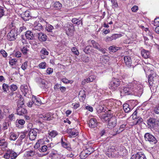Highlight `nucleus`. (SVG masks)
I'll return each mask as SVG.
<instances>
[{"instance_id": "nucleus-46", "label": "nucleus", "mask_w": 159, "mask_h": 159, "mask_svg": "<svg viewBox=\"0 0 159 159\" xmlns=\"http://www.w3.org/2000/svg\"><path fill=\"white\" fill-rule=\"evenodd\" d=\"M48 149V147L46 145H43L41 147V148L39 149V151L41 152H45Z\"/></svg>"}, {"instance_id": "nucleus-13", "label": "nucleus", "mask_w": 159, "mask_h": 159, "mask_svg": "<svg viewBox=\"0 0 159 159\" xmlns=\"http://www.w3.org/2000/svg\"><path fill=\"white\" fill-rule=\"evenodd\" d=\"M124 60L126 65L130 67L131 66L132 60L131 57L129 56H125L124 57Z\"/></svg>"}, {"instance_id": "nucleus-55", "label": "nucleus", "mask_w": 159, "mask_h": 159, "mask_svg": "<svg viewBox=\"0 0 159 159\" xmlns=\"http://www.w3.org/2000/svg\"><path fill=\"white\" fill-rule=\"evenodd\" d=\"M91 46H87L83 50L84 51L85 53L86 54H88L89 53V51L90 49V47H91Z\"/></svg>"}, {"instance_id": "nucleus-59", "label": "nucleus", "mask_w": 159, "mask_h": 159, "mask_svg": "<svg viewBox=\"0 0 159 159\" xmlns=\"http://www.w3.org/2000/svg\"><path fill=\"white\" fill-rule=\"evenodd\" d=\"M17 61V60L16 59H11L9 61V64L12 65L13 66L14 64H15L16 62Z\"/></svg>"}, {"instance_id": "nucleus-24", "label": "nucleus", "mask_w": 159, "mask_h": 159, "mask_svg": "<svg viewBox=\"0 0 159 159\" xmlns=\"http://www.w3.org/2000/svg\"><path fill=\"white\" fill-rule=\"evenodd\" d=\"M141 54L142 57H143L144 58H148L149 57V52L145 50H143L141 51Z\"/></svg>"}, {"instance_id": "nucleus-6", "label": "nucleus", "mask_w": 159, "mask_h": 159, "mask_svg": "<svg viewBox=\"0 0 159 159\" xmlns=\"http://www.w3.org/2000/svg\"><path fill=\"white\" fill-rule=\"evenodd\" d=\"M117 124V119L115 117H111L108 121L107 127L109 129H112L115 127Z\"/></svg>"}, {"instance_id": "nucleus-45", "label": "nucleus", "mask_w": 159, "mask_h": 159, "mask_svg": "<svg viewBox=\"0 0 159 159\" xmlns=\"http://www.w3.org/2000/svg\"><path fill=\"white\" fill-rule=\"evenodd\" d=\"M2 88L4 92H7V91L9 90L10 87H9L8 84L4 83L3 84Z\"/></svg>"}, {"instance_id": "nucleus-40", "label": "nucleus", "mask_w": 159, "mask_h": 159, "mask_svg": "<svg viewBox=\"0 0 159 159\" xmlns=\"http://www.w3.org/2000/svg\"><path fill=\"white\" fill-rule=\"evenodd\" d=\"M24 103L22 99H20L17 102L18 107H24Z\"/></svg>"}, {"instance_id": "nucleus-9", "label": "nucleus", "mask_w": 159, "mask_h": 159, "mask_svg": "<svg viewBox=\"0 0 159 159\" xmlns=\"http://www.w3.org/2000/svg\"><path fill=\"white\" fill-rule=\"evenodd\" d=\"M74 29V27L71 23H68L65 27L66 34L68 35L73 33Z\"/></svg>"}, {"instance_id": "nucleus-43", "label": "nucleus", "mask_w": 159, "mask_h": 159, "mask_svg": "<svg viewBox=\"0 0 159 159\" xmlns=\"http://www.w3.org/2000/svg\"><path fill=\"white\" fill-rule=\"evenodd\" d=\"M10 150H8L7 152L4 155V157L6 159H8L10 157Z\"/></svg>"}, {"instance_id": "nucleus-48", "label": "nucleus", "mask_w": 159, "mask_h": 159, "mask_svg": "<svg viewBox=\"0 0 159 159\" xmlns=\"http://www.w3.org/2000/svg\"><path fill=\"white\" fill-rule=\"evenodd\" d=\"M153 24L154 26H159V17L156 18L154 20Z\"/></svg>"}, {"instance_id": "nucleus-27", "label": "nucleus", "mask_w": 159, "mask_h": 159, "mask_svg": "<svg viewBox=\"0 0 159 159\" xmlns=\"http://www.w3.org/2000/svg\"><path fill=\"white\" fill-rule=\"evenodd\" d=\"M32 100H33V102L36 105L39 106L41 104V101L40 99L37 98L35 96H34L32 98Z\"/></svg>"}, {"instance_id": "nucleus-64", "label": "nucleus", "mask_w": 159, "mask_h": 159, "mask_svg": "<svg viewBox=\"0 0 159 159\" xmlns=\"http://www.w3.org/2000/svg\"><path fill=\"white\" fill-rule=\"evenodd\" d=\"M154 112L157 114H159V105L157 106L154 108Z\"/></svg>"}, {"instance_id": "nucleus-41", "label": "nucleus", "mask_w": 159, "mask_h": 159, "mask_svg": "<svg viewBox=\"0 0 159 159\" xmlns=\"http://www.w3.org/2000/svg\"><path fill=\"white\" fill-rule=\"evenodd\" d=\"M29 47L27 45L21 49V51L24 54H26L28 51H29L28 48Z\"/></svg>"}, {"instance_id": "nucleus-37", "label": "nucleus", "mask_w": 159, "mask_h": 159, "mask_svg": "<svg viewBox=\"0 0 159 159\" xmlns=\"http://www.w3.org/2000/svg\"><path fill=\"white\" fill-rule=\"evenodd\" d=\"M16 134L14 133H11L10 134V139L11 140H15L18 138Z\"/></svg>"}, {"instance_id": "nucleus-38", "label": "nucleus", "mask_w": 159, "mask_h": 159, "mask_svg": "<svg viewBox=\"0 0 159 159\" xmlns=\"http://www.w3.org/2000/svg\"><path fill=\"white\" fill-rule=\"evenodd\" d=\"M129 106V105L127 104L123 105V109L125 112L127 113L130 111L131 109Z\"/></svg>"}, {"instance_id": "nucleus-8", "label": "nucleus", "mask_w": 159, "mask_h": 159, "mask_svg": "<svg viewBox=\"0 0 159 159\" xmlns=\"http://www.w3.org/2000/svg\"><path fill=\"white\" fill-rule=\"evenodd\" d=\"M145 140L151 142L155 143L157 142L156 139L155 137L148 133H146L144 135Z\"/></svg>"}, {"instance_id": "nucleus-23", "label": "nucleus", "mask_w": 159, "mask_h": 159, "mask_svg": "<svg viewBox=\"0 0 159 159\" xmlns=\"http://www.w3.org/2000/svg\"><path fill=\"white\" fill-rule=\"evenodd\" d=\"M25 36L27 39L29 40L33 39L34 38V34L30 31H28L26 32Z\"/></svg>"}, {"instance_id": "nucleus-28", "label": "nucleus", "mask_w": 159, "mask_h": 159, "mask_svg": "<svg viewBox=\"0 0 159 159\" xmlns=\"http://www.w3.org/2000/svg\"><path fill=\"white\" fill-rule=\"evenodd\" d=\"M120 47H118L114 45L111 46L109 48V50L111 52H114L120 49Z\"/></svg>"}, {"instance_id": "nucleus-17", "label": "nucleus", "mask_w": 159, "mask_h": 159, "mask_svg": "<svg viewBox=\"0 0 159 159\" xmlns=\"http://www.w3.org/2000/svg\"><path fill=\"white\" fill-rule=\"evenodd\" d=\"M67 132L69 134V136L70 137H75L77 136L79 133L77 130H75L73 129H68Z\"/></svg>"}, {"instance_id": "nucleus-33", "label": "nucleus", "mask_w": 159, "mask_h": 159, "mask_svg": "<svg viewBox=\"0 0 159 159\" xmlns=\"http://www.w3.org/2000/svg\"><path fill=\"white\" fill-rule=\"evenodd\" d=\"M43 140L42 139L39 140L34 146V148L35 149H38L43 144Z\"/></svg>"}, {"instance_id": "nucleus-58", "label": "nucleus", "mask_w": 159, "mask_h": 159, "mask_svg": "<svg viewBox=\"0 0 159 159\" xmlns=\"http://www.w3.org/2000/svg\"><path fill=\"white\" fill-rule=\"evenodd\" d=\"M50 155L53 158L58 156L57 152L56 151H52L50 154Z\"/></svg>"}, {"instance_id": "nucleus-53", "label": "nucleus", "mask_w": 159, "mask_h": 159, "mask_svg": "<svg viewBox=\"0 0 159 159\" xmlns=\"http://www.w3.org/2000/svg\"><path fill=\"white\" fill-rule=\"evenodd\" d=\"M35 154V152L32 150L27 152V155L28 156H32Z\"/></svg>"}, {"instance_id": "nucleus-31", "label": "nucleus", "mask_w": 159, "mask_h": 159, "mask_svg": "<svg viewBox=\"0 0 159 159\" xmlns=\"http://www.w3.org/2000/svg\"><path fill=\"white\" fill-rule=\"evenodd\" d=\"M156 74H150L149 75V76H148V82L149 84L150 85H151L152 83V81L154 80V76H156Z\"/></svg>"}, {"instance_id": "nucleus-56", "label": "nucleus", "mask_w": 159, "mask_h": 159, "mask_svg": "<svg viewBox=\"0 0 159 159\" xmlns=\"http://www.w3.org/2000/svg\"><path fill=\"white\" fill-rule=\"evenodd\" d=\"M27 63L28 62L26 61L22 64L21 66V68L23 70H25L27 68Z\"/></svg>"}, {"instance_id": "nucleus-36", "label": "nucleus", "mask_w": 159, "mask_h": 159, "mask_svg": "<svg viewBox=\"0 0 159 159\" xmlns=\"http://www.w3.org/2000/svg\"><path fill=\"white\" fill-rule=\"evenodd\" d=\"M10 157L11 159H15L17 157V154L14 151L10 150Z\"/></svg>"}, {"instance_id": "nucleus-51", "label": "nucleus", "mask_w": 159, "mask_h": 159, "mask_svg": "<svg viewBox=\"0 0 159 159\" xmlns=\"http://www.w3.org/2000/svg\"><path fill=\"white\" fill-rule=\"evenodd\" d=\"M147 30L148 32L147 34V35L148 36H149L151 39H152L153 38L154 34L152 32L150 31L148 29Z\"/></svg>"}, {"instance_id": "nucleus-35", "label": "nucleus", "mask_w": 159, "mask_h": 159, "mask_svg": "<svg viewBox=\"0 0 159 159\" xmlns=\"http://www.w3.org/2000/svg\"><path fill=\"white\" fill-rule=\"evenodd\" d=\"M54 7L57 9H61L62 7V5L59 2H56L54 4Z\"/></svg>"}, {"instance_id": "nucleus-42", "label": "nucleus", "mask_w": 159, "mask_h": 159, "mask_svg": "<svg viewBox=\"0 0 159 159\" xmlns=\"http://www.w3.org/2000/svg\"><path fill=\"white\" fill-rule=\"evenodd\" d=\"M58 134L57 132L55 130H52L49 133V135L51 137H55Z\"/></svg>"}, {"instance_id": "nucleus-15", "label": "nucleus", "mask_w": 159, "mask_h": 159, "mask_svg": "<svg viewBox=\"0 0 159 159\" xmlns=\"http://www.w3.org/2000/svg\"><path fill=\"white\" fill-rule=\"evenodd\" d=\"M122 36V34H114L111 37H107L106 40L107 41H111L121 37Z\"/></svg>"}, {"instance_id": "nucleus-2", "label": "nucleus", "mask_w": 159, "mask_h": 159, "mask_svg": "<svg viewBox=\"0 0 159 159\" xmlns=\"http://www.w3.org/2000/svg\"><path fill=\"white\" fill-rule=\"evenodd\" d=\"M125 149L123 150L122 151H117L115 149V147L114 146H111L108 149L107 152H106V154L109 157H114L117 156H123L124 152H125Z\"/></svg>"}, {"instance_id": "nucleus-60", "label": "nucleus", "mask_w": 159, "mask_h": 159, "mask_svg": "<svg viewBox=\"0 0 159 159\" xmlns=\"http://www.w3.org/2000/svg\"><path fill=\"white\" fill-rule=\"evenodd\" d=\"M4 14V11L3 7L0 6V18L3 16Z\"/></svg>"}, {"instance_id": "nucleus-12", "label": "nucleus", "mask_w": 159, "mask_h": 159, "mask_svg": "<svg viewBox=\"0 0 159 159\" xmlns=\"http://www.w3.org/2000/svg\"><path fill=\"white\" fill-rule=\"evenodd\" d=\"M39 117L41 118L44 120H52L53 117L51 116L50 113H47L44 114H39Z\"/></svg>"}, {"instance_id": "nucleus-10", "label": "nucleus", "mask_w": 159, "mask_h": 159, "mask_svg": "<svg viewBox=\"0 0 159 159\" xmlns=\"http://www.w3.org/2000/svg\"><path fill=\"white\" fill-rule=\"evenodd\" d=\"M131 158V159H147L145 156L141 152H138L135 155H133Z\"/></svg>"}, {"instance_id": "nucleus-49", "label": "nucleus", "mask_w": 159, "mask_h": 159, "mask_svg": "<svg viewBox=\"0 0 159 159\" xmlns=\"http://www.w3.org/2000/svg\"><path fill=\"white\" fill-rule=\"evenodd\" d=\"M17 120L18 121V124L17 123L16 124V126L17 127L19 126V124H20L21 125H24V124L25 123V121L23 119H20L18 120H17Z\"/></svg>"}, {"instance_id": "nucleus-22", "label": "nucleus", "mask_w": 159, "mask_h": 159, "mask_svg": "<svg viewBox=\"0 0 159 159\" xmlns=\"http://www.w3.org/2000/svg\"><path fill=\"white\" fill-rule=\"evenodd\" d=\"M42 26L40 24L38 23L37 24V23H36L34 25L33 30L34 31H40L42 30Z\"/></svg>"}, {"instance_id": "nucleus-54", "label": "nucleus", "mask_w": 159, "mask_h": 159, "mask_svg": "<svg viewBox=\"0 0 159 159\" xmlns=\"http://www.w3.org/2000/svg\"><path fill=\"white\" fill-rule=\"evenodd\" d=\"M54 28L51 25H48L46 27V29L48 32H52V30Z\"/></svg>"}, {"instance_id": "nucleus-39", "label": "nucleus", "mask_w": 159, "mask_h": 159, "mask_svg": "<svg viewBox=\"0 0 159 159\" xmlns=\"http://www.w3.org/2000/svg\"><path fill=\"white\" fill-rule=\"evenodd\" d=\"M85 151H86L88 155H89L92 153L94 151V149L91 147H89L88 148H86Z\"/></svg>"}, {"instance_id": "nucleus-21", "label": "nucleus", "mask_w": 159, "mask_h": 159, "mask_svg": "<svg viewBox=\"0 0 159 159\" xmlns=\"http://www.w3.org/2000/svg\"><path fill=\"white\" fill-rule=\"evenodd\" d=\"M47 35L43 33H40L38 34V39L39 41L42 42H44L47 39Z\"/></svg>"}, {"instance_id": "nucleus-50", "label": "nucleus", "mask_w": 159, "mask_h": 159, "mask_svg": "<svg viewBox=\"0 0 159 159\" xmlns=\"http://www.w3.org/2000/svg\"><path fill=\"white\" fill-rule=\"evenodd\" d=\"M46 67V62H42L39 65V67L40 68L44 69Z\"/></svg>"}, {"instance_id": "nucleus-29", "label": "nucleus", "mask_w": 159, "mask_h": 159, "mask_svg": "<svg viewBox=\"0 0 159 159\" xmlns=\"http://www.w3.org/2000/svg\"><path fill=\"white\" fill-rule=\"evenodd\" d=\"M91 42L93 45V47L96 49H98L100 47L99 44L95 42V41L93 40H89L88 41V43Z\"/></svg>"}, {"instance_id": "nucleus-47", "label": "nucleus", "mask_w": 159, "mask_h": 159, "mask_svg": "<svg viewBox=\"0 0 159 159\" xmlns=\"http://www.w3.org/2000/svg\"><path fill=\"white\" fill-rule=\"evenodd\" d=\"M71 51L74 53V54L78 55L79 54V52L78 50L75 47H73L71 49Z\"/></svg>"}, {"instance_id": "nucleus-32", "label": "nucleus", "mask_w": 159, "mask_h": 159, "mask_svg": "<svg viewBox=\"0 0 159 159\" xmlns=\"http://www.w3.org/2000/svg\"><path fill=\"white\" fill-rule=\"evenodd\" d=\"M87 152L85 150L82 151L80 155V158L81 159H84L87 157L88 156Z\"/></svg>"}, {"instance_id": "nucleus-34", "label": "nucleus", "mask_w": 159, "mask_h": 159, "mask_svg": "<svg viewBox=\"0 0 159 159\" xmlns=\"http://www.w3.org/2000/svg\"><path fill=\"white\" fill-rule=\"evenodd\" d=\"M72 22L74 24H77L78 25H80V24H82V21L76 18H73L72 20Z\"/></svg>"}, {"instance_id": "nucleus-26", "label": "nucleus", "mask_w": 159, "mask_h": 159, "mask_svg": "<svg viewBox=\"0 0 159 159\" xmlns=\"http://www.w3.org/2000/svg\"><path fill=\"white\" fill-rule=\"evenodd\" d=\"M126 123H124L122 125H120V126L119 128L117 130L116 132V134H119L121 133L123 131L125 127Z\"/></svg>"}, {"instance_id": "nucleus-62", "label": "nucleus", "mask_w": 159, "mask_h": 159, "mask_svg": "<svg viewBox=\"0 0 159 159\" xmlns=\"http://www.w3.org/2000/svg\"><path fill=\"white\" fill-rule=\"evenodd\" d=\"M48 84H46L44 85H41V88L43 89L45 91H47L48 88Z\"/></svg>"}, {"instance_id": "nucleus-61", "label": "nucleus", "mask_w": 159, "mask_h": 159, "mask_svg": "<svg viewBox=\"0 0 159 159\" xmlns=\"http://www.w3.org/2000/svg\"><path fill=\"white\" fill-rule=\"evenodd\" d=\"M111 2L112 4V6L115 7H118V5L117 2L116 0H111Z\"/></svg>"}, {"instance_id": "nucleus-57", "label": "nucleus", "mask_w": 159, "mask_h": 159, "mask_svg": "<svg viewBox=\"0 0 159 159\" xmlns=\"http://www.w3.org/2000/svg\"><path fill=\"white\" fill-rule=\"evenodd\" d=\"M79 95H80V97L82 98H85L86 97V95L84 91H80L79 93Z\"/></svg>"}, {"instance_id": "nucleus-44", "label": "nucleus", "mask_w": 159, "mask_h": 159, "mask_svg": "<svg viewBox=\"0 0 159 159\" xmlns=\"http://www.w3.org/2000/svg\"><path fill=\"white\" fill-rule=\"evenodd\" d=\"M40 53L43 55H47L48 54V52L44 48H43L40 51Z\"/></svg>"}, {"instance_id": "nucleus-25", "label": "nucleus", "mask_w": 159, "mask_h": 159, "mask_svg": "<svg viewBox=\"0 0 159 159\" xmlns=\"http://www.w3.org/2000/svg\"><path fill=\"white\" fill-rule=\"evenodd\" d=\"M21 17L24 20L27 21L29 20L28 18L30 17L29 12L28 11H25L24 13L22 15Z\"/></svg>"}, {"instance_id": "nucleus-4", "label": "nucleus", "mask_w": 159, "mask_h": 159, "mask_svg": "<svg viewBox=\"0 0 159 159\" xmlns=\"http://www.w3.org/2000/svg\"><path fill=\"white\" fill-rule=\"evenodd\" d=\"M120 84V81L119 79L114 78L110 82L109 84V88L113 91L117 89Z\"/></svg>"}, {"instance_id": "nucleus-1", "label": "nucleus", "mask_w": 159, "mask_h": 159, "mask_svg": "<svg viewBox=\"0 0 159 159\" xmlns=\"http://www.w3.org/2000/svg\"><path fill=\"white\" fill-rule=\"evenodd\" d=\"M129 87H132V90H135L136 89L138 90L136 92L134 93L133 95L138 96H140L143 93V86L140 83L136 81H134L132 83L129 84Z\"/></svg>"}, {"instance_id": "nucleus-52", "label": "nucleus", "mask_w": 159, "mask_h": 159, "mask_svg": "<svg viewBox=\"0 0 159 159\" xmlns=\"http://www.w3.org/2000/svg\"><path fill=\"white\" fill-rule=\"evenodd\" d=\"M10 89L12 91H15L17 89V87L15 84H12L10 86Z\"/></svg>"}, {"instance_id": "nucleus-16", "label": "nucleus", "mask_w": 159, "mask_h": 159, "mask_svg": "<svg viewBox=\"0 0 159 159\" xmlns=\"http://www.w3.org/2000/svg\"><path fill=\"white\" fill-rule=\"evenodd\" d=\"M97 124V120L95 118L91 119L89 121V125L90 127L94 128L96 127Z\"/></svg>"}, {"instance_id": "nucleus-3", "label": "nucleus", "mask_w": 159, "mask_h": 159, "mask_svg": "<svg viewBox=\"0 0 159 159\" xmlns=\"http://www.w3.org/2000/svg\"><path fill=\"white\" fill-rule=\"evenodd\" d=\"M18 35L17 29L13 27L8 34L7 39L10 41L15 40L17 38Z\"/></svg>"}, {"instance_id": "nucleus-19", "label": "nucleus", "mask_w": 159, "mask_h": 159, "mask_svg": "<svg viewBox=\"0 0 159 159\" xmlns=\"http://www.w3.org/2000/svg\"><path fill=\"white\" fill-rule=\"evenodd\" d=\"M7 143L5 139H0V147H1L2 150H4L7 147Z\"/></svg>"}, {"instance_id": "nucleus-7", "label": "nucleus", "mask_w": 159, "mask_h": 159, "mask_svg": "<svg viewBox=\"0 0 159 159\" xmlns=\"http://www.w3.org/2000/svg\"><path fill=\"white\" fill-rule=\"evenodd\" d=\"M159 121L156 119L150 118L148 120V125L151 128H155L158 126Z\"/></svg>"}, {"instance_id": "nucleus-30", "label": "nucleus", "mask_w": 159, "mask_h": 159, "mask_svg": "<svg viewBox=\"0 0 159 159\" xmlns=\"http://www.w3.org/2000/svg\"><path fill=\"white\" fill-rule=\"evenodd\" d=\"M20 89L22 92L24 94V95L27 94L28 91V87L24 85H22L21 86Z\"/></svg>"}, {"instance_id": "nucleus-5", "label": "nucleus", "mask_w": 159, "mask_h": 159, "mask_svg": "<svg viewBox=\"0 0 159 159\" xmlns=\"http://www.w3.org/2000/svg\"><path fill=\"white\" fill-rule=\"evenodd\" d=\"M129 84L126 87H124L121 93L124 94L125 95H133L134 93L136 92L137 90L136 89L135 90H132V87H129Z\"/></svg>"}, {"instance_id": "nucleus-14", "label": "nucleus", "mask_w": 159, "mask_h": 159, "mask_svg": "<svg viewBox=\"0 0 159 159\" xmlns=\"http://www.w3.org/2000/svg\"><path fill=\"white\" fill-rule=\"evenodd\" d=\"M61 145L64 148H66L68 150H70L71 148L69 147V144L67 143V141L62 137L61 139Z\"/></svg>"}, {"instance_id": "nucleus-63", "label": "nucleus", "mask_w": 159, "mask_h": 159, "mask_svg": "<svg viewBox=\"0 0 159 159\" xmlns=\"http://www.w3.org/2000/svg\"><path fill=\"white\" fill-rule=\"evenodd\" d=\"M19 137L20 140H22L25 137V132L21 133Z\"/></svg>"}, {"instance_id": "nucleus-18", "label": "nucleus", "mask_w": 159, "mask_h": 159, "mask_svg": "<svg viewBox=\"0 0 159 159\" xmlns=\"http://www.w3.org/2000/svg\"><path fill=\"white\" fill-rule=\"evenodd\" d=\"M17 114L20 116L22 115L25 114L27 112V110L24 108V107H18L17 109Z\"/></svg>"}, {"instance_id": "nucleus-11", "label": "nucleus", "mask_w": 159, "mask_h": 159, "mask_svg": "<svg viewBox=\"0 0 159 159\" xmlns=\"http://www.w3.org/2000/svg\"><path fill=\"white\" fill-rule=\"evenodd\" d=\"M37 132L34 129H31L29 131L28 135L29 139L31 140H34L37 136Z\"/></svg>"}, {"instance_id": "nucleus-20", "label": "nucleus", "mask_w": 159, "mask_h": 159, "mask_svg": "<svg viewBox=\"0 0 159 159\" xmlns=\"http://www.w3.org/2000/svg\"><path fill=\"white\" fill-rule=\"evenodd\" d=\"M96 79V77L93 75H91L89 76V77L87 79L84 80L82 81V84H85L86 83H89L93 82L94 80Z\"/></svg>"}]
</instances>
